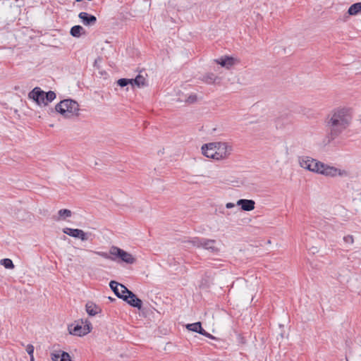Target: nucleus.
Masks as SVG:
<instances>
[{
	"label": "nucleus",
	"instance_id": "nucleus-1",
	"mask_svg": "<svg viewBox=\"0 0 361 361\" xmlns=\"http://www.w3.org/2000/svg\"><path fill=\"white\" fill-rule=\"evenodd\" d=\"M353 119L352 109L339 106L334 109L327 116L325 124L331 138L339 136L351 124Z\"/></svg>",
	"mask_w": 361,
	"mask_h": 361
},
{
	"label": "nucleus",
	"instance_id": "nucleus-2",
	"mask_svg": "<svg viewBox=\"0 0 361 361\" xmlns=\"http://www.w3.org/2000/svg\"><path fill=\"white\" fill-rule=\"evenodd\" d=\"M298 161L301 168L328 178L346 177L348 176V171L345 169L326 164L307 156L299 157Z\"/></svg>",
	"mask_w": 361,
	"mask_h": 361
},
{
	"label": "nucleus",
	"instance_id": "nucleus-3",
	"mask_svg": "<svg viewBox=\"0 0 361 361\" xmlns=\"http://www.w3.org/2000/svg\"><path fill=\"white\" fill-rule=\"evenodd\" d=\"M233 152V146L226 142H212L201 147V153L205 157L216 161L228 159Z\"/></svg>",
	"mask_w": 361,
	"mask_h": 361
},
{
	"label": "nucleus",
	"instance_id": "nucleus-4",
	"mask_svg": "<svg viewBox=\"0 0 361 361\" xmlns=\"http://www.w3.org/2000/svg\"><path fill=\"white\" fill-rule=\"evenodd\" d=\"M55 110L64 118L71 119L80 116V105L73 99L61 101L55 106Z\"/></svg>",
	"mask_w": 361,
	"mask_h": 361
},
{
	"label": "nucleus",
	"instance_id": "nucleus-5",
	"mask_svg": "<svg viewBox=\"0 0 361 361\" xmlns=\"http://www.w3.org/2000/svg\"><path fill=\"white\" fill-rule=\"evenodd\" d=\"M96 254L105 259L112 261L120 260L128 264H133L136 261L133 255L116 246L111 247L109 254L104 252H97Z\"/></svg>",
	"mask_w": 361,
	"mask_h": 361
},
{
	"label": "nucleus",
	"instance_id": "nucleus-6",
	"mask_svg": "<svg viewBox=\"0 0 361 361\" xmlns=\"http://www.w3.org/2000/svg\"><path fill=\"white\" fill-rule=\"evenodd\" d=\"M28 97L35 102L39 106H47L56 99V93L53 91L45 92L39 87H35L28 94Z\"/></svg>",
	"mask_w": 361,
	"mask_h": 361
},
{
	"label": "nucleus",
	"instance_id": "nucleus-7",
	"mask_svg": "<svg viewBox=\"0 0 361 361\" xmlns=\"http://www.w3.org/2000/svg\"><path fill=\"white\" fill-rule=\"evenodd\" d=\"M92 330V324L88 320L75 322L68 325V331L70 334L76 336H83L89 334Z\"/></svg>",
	"mask_w": 361,
	"mask_h": 361
},
{
	"label": "nucleus",
	"instance_id": "nucleus-8",
	"mask_svg": "<svg viewBox=\"0 0 361 361\" xmlns=\"http://www.w3.org/2000/svg\"><path fill=\"white\" fill-rule=\"evenodd\" d=\"M63 233L71 236L74 238L80 239L81 241L85 242L89 240L90 234L85 233L84 231L78 228H64L63 229Z\"/></svg>",
	"mask_w": 361,
	"mask_h": 361
},
{
	"label": "nucleus",
	"instance_id": "nucleus-9",
	"mask_svg": "<svg viewBox=\"0 0 361 361\" xmlns=\"http://www.w3.org/2000/svg\"><path fill=\"white\" fill-rule=\"evenodd\" d=\"M216 63L220 65L226 69H230L239 62L237 58L228 56H224L214 61Z\"/></svg>",
	"mask_w": 361,
	"mask_h": 361
},
{
	"label": "nucleus",
	"instance_id": "nucleus-10",
	"mask_svg": "<svg viewBox=\"0 0 361 361\" xmlns=\"http://www.w3.org/2000/svg\"><path fill=\"white\" fill-rule=\"evenodd\" d=\"M187 329L191 331L199 333L207 338L214 339L215 337L210 334L206 332L202 328L200 322H196L193 324H189L186 326Z\"/></svg>",
	"mask_w": 361,
	"mask_h": 361
},
{
	"label": "nucleus",
	"instance_id": "nucleus-11",
	"mask_svg": "<svg viewBox=\"0 0 361 361\" xmlns=\"http://www.w3.org/2000/svg\"><path fill=\"white\" fill-rule=\"evenodd\" d=\"M52 361H72L70 355L63 350H54L51 353Z\"/></svg>",
	"mask_w": 361,
	"mask_h": 361
},
{
	"label": "nucleus",
	"instance_id": "nucleus-12",
	"mask_svg": "<svg viewBox=\"0 0 361 361\" xmlns=\"http://www.w3.org/2000/svg\"><path fill=\"white\" fill-rule=\"evenodd\" d=\"M128 304L138 310L142 308V302L139 299L132 291H130L126 296V300H124Z\"/></svg>",
	"mask_w": 361,
	"mask_h": 361
},
{
	"label": "nucleus",
	"instance_id": "nucleus-13",
	"mask_svg": "<svg viewBox=\"0 0 361 361\" xmlns=\"http://www.w3.org/2000/svg\"><path fill=\"white\" fill-rule=\"evenodd\" d=\"M236 205L240 206L245 212H250L255 209V202L252 200L240 199L236 202Z\"/></svg>",
	"mask_w": 361,
	"mask_h": 361
},
{
	"label": "nucleus",
	"instance_id": "nucleus-14",
	"mask_svg": "<svg viewBox=\"0 0 361 361\" xmlns=\"http://www.w3.org/2000/svg\"><path fill=\"white\" fill-rule=\"evenodd\" d=\"M78 17L86 26L94 25L97 21V18L94 16L90 15L86 12L80 13Z\"/></svg>",
	"mask_w": 361,
	"mask_h": 361
},
{
	"label": "nucleus",
	"instance_id": "nucleus-15",
	"mask_svg": "<svg viewBox=\"0 0 361 361\" xmlns=\"http://www.w3.org/2000/svg\"><path fill=\"white\" fill-rule=\"evenodd\" d=\"M116 286V295L124 300H126V296L130 290H129L124 285L121 283H115Z\"/></svg>",
	"mask_w": 361,
	"mask_h": 361
},
{
	"label": "nucleus",
	"instance_id": "nucleus-16",
	"mask_svg": "<svg viewBox=\"0 0 361 361\" xmlns=\"http://www.w3.org/2000/svg\"><path fill=\"white\" fill-rule=\"evenodd\" d=\"M85 309L90 316H95L101 312L100 307L92 302H87Z\"/></svg>",
	"mask_w": 361,
	"mask_h": 361
},
{
	"label": "nucleus",
	"instance_id": "nucleus-17",
	"mask_svg": "<svg viewBox=\"0 0 361 361\" xmlns=\"http://www.w3.org/2000/svg\"><path fill=\"white\" fill-rule=\"evenodd\" d=\"M219 80V77L213 73H207L202 77V80L209 85L216 83Z\"/></svg>",
	"mask_w": 361,
	"mask_h": 361
},
{
	"label": "nucleus",
	"instance_id": "nucleus-18",
	"mask_svg": "<svg viewBox=\"0 0 361 361\" xmlns=\"http://www.w3.org/2000/svg\"><path fill=\"white\" fill-rule=\"evenodd\" d=\"M71 216H72V212L70 209H61L59 210L56 220V221L66 220L68 218H70Z\"/></svg>",
	"mask_w": 361,
	"mask_h": 361
},
{
	"label": "nucleus",
	"instance_id": "nucleus-19",
	"mask_svg": "<svg viewBox=\"0 0 361 361\" xmlns=\"http://www.w3.org/2000/svg\"><path fill=\"white\" fill-rule=\"evenodd\" d=\"M202 247L208 250L216 251V241L211 239L203 238Z\"/></svg>",
	"mask_w": 361,
	"mask_h": 361
},
{
	"label": "nucleus",
	"instance_id": "nucleus-20",
	"mask_svg": "<svg viewBox=\"0 0 361 361\" xmlns=\"http://www.w3.org/2000/svg\"><path fill=\"white\" fill-rule=\"evenodd\" d=\"M131 81L133 82L132 86L142 87L147 85L145 78L141 75H138L135 79H131Z\"/></svg>",
	"mask_w": 361,
	"mask_h": 361
},
{
	"label": "nucleus",
	"instance_id": "nucleus-21",
	"mask_svg": "<svg viewBox=\"0 0 361 361\" xmlns=\"http://www.w3.org/2000/svg\"><path fill=\"white\" fill-rule=\"evenodd\" d=\"M71 35L75 37H79L85 33L83 27L80 25H75L71 29Z\"/></svg>",
	"mask_w": 361,
	"mask_h": 361
},
{
	"label": "nucleus",
	"instance_id": "nucleus-22",
	"mask_svg": "<svg viewBox=\"0 0 361 361\" xmlns=\"http://www.w3.org/2000/svg\"><path fill=\"white\" fill-rule=\"evenodd\" d=\"M361 12V2L355 3L350 6L348 13L350 16L357 15Z\"/></svg>",
	"mask_w": 361,
	"mask_h": 361
},
{
	"label": "nucleus",
	"instance_id": "nucleus-23",
	"mask_svg": "<svg viewBox=\"0 0 361 361\" xmlns=\"http://www.w3.org/2000/svg\"><path fill=\"white\" fill-rule=\"evenodd\" d=\"M0 264L8 269H13L15 267L12 260L8 258L1 259Z\"/></svg>",
	"mask_w": 361,
	"mask_h": 361
},
{
	"label": "nucleus",
	"instance_id": "nucleus-24",
	"mask_svg": "<svg viewBox=\"0 0 361 361\" xmlns=\"http://www.w3.org/2000/svg\"><path fill=\"white\" fill-rule=\"evenodd\" d=\"M117 84L120 87H125V86L128 85V84H130L132 85L133 82L131 81V79L121 78L117 81Z\"/></svg>",
	"mask_w": 361,
	"mask_h": 361
},
{
	"label": "nucleus",
	"instance_id": "nucleus-25",
	"mask_svg": "<svg viewBox=\"0 0 361 361\" xmlns=\"http://www.w3.org/2000/svg\"><path fill=\"white\" fill-rule=\"evenodd\" d=\"M203 238H193L190 243L197 247H202Z\"/></svg>",
	"mask_w": 361,
	"mask_h": 361
},
{
	"label": "nucleus",
	"instance_id": "nucleus-26",
	"mask_svg": "<svg viewBox=\"0 0 361 361\" xmlns=\"http://www.w3.org/2000/svg\"><path fill=\"white\" fill-rule=\"evenodd\" d=\"M25 350L30 356L32 355L34 353V346L31 344H28L25 348Z\"/></svg>",
	"mask_w": 361,
	"mask_h": 361
},
{
	"label": "nucleus",
	"instance_id": "nucleus-27",
	"mask_svg": "<svg viewBox=\"0 0 361 361\" xmlns=\"http://www.w3.org/2000/svg\"><path fill=\"white\" fill-rule=\"evenodd\" d=\"M343 240L348 244H353L354 242L353 237L350 235L345 236Z\"/></svg>",
	"mask_w": 361,
	"mask_h": 361
},
{
	"label": "nucleus",
	"instance_id": "nucleus-28",
	"mask_svg": "<svg viewBox=\"0 0 361 361\" xmlns=\"http://www.w3.org/2000/svg\"><path fill=\"white\" fill-rule=\"evenodd\" d=\"M115 283H118V282L115 281H111L110 283H109V286L110 288H111V290L114 291V293L116 294V286H115Z\"/></svg>",
	"mask_w": 361,
	"mask_h": 361
},
{
	"label": "nucleus",
	"instance_id": "nucleus-29",
	"mask_svg": "<svg viewBox=\"0 0 361 361\" xmlns=\"http://www.w3.org/2000/svg\"><path fill=\"white\" fill-rule=\"evenodd\" d=\"M236 205V204H234L233 202H228L226 204V209H232Z\"/></svg>",
	"mask_w": 361,
	"mask_h": 361
},
{
	"label": "nucleus",
	"instance_id": "nucleus-30",
	"mask_svg": "<svg viewBox=\"0 0 361 361\" xmlns=\"http://www.w3.org/2000/svg\"><path fill=\"white\" fill-rule=\"evenodd\" d=\"M30 361H34V355H30Z\"/></svg>",
	"mask_w": 361,
	"mask_h": 361
},
{
	"label": "nucleus",
	"instance_id": "nucleus-31",
	"mask_svg": "<svg viewBox=\"0 0 361 361\" xmlns=\"http://www.w3.org/2000/svg\"><path fill=\"white\" fill-rule=\"evenodd\" d=\"M77 2H80L82 0H75Z\"/></svg>",
	"mask_w": 361,
	"mask_h": 361
}]
</instances>
